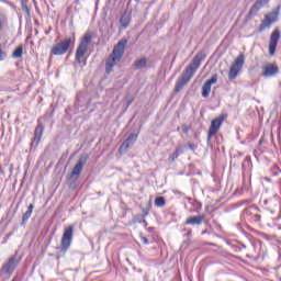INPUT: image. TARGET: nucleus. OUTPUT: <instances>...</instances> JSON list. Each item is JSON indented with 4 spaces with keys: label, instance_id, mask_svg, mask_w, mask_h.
Wrapping results in <instances>:
<instances>
[{
    "label": "nucleus",
    "instance_id": "cd10ccee",
    "mask_svg": "<svg viewBox=\"0 0 281 281\" xmlns=\"http://www.w3.org/2000/svg\"><path fill=\"white\" fill-rule=\"evenodd\" d=\"M148 216V212H145V214L143 215V218Z\"/></svg>",
    "mask_w": 281,
    "mask_h": 281
},
{
    "label": "nucleus",
    "instance_id": "f8f14e48",
    "mask_svg": "<svg viewBox=\"0 0 281 281\" xmlns=\"http://www.w3.org/2000/svg\"><path fill=\"white\" fill-rule=\"evenodd\" d=\"M137 142V134L132 133L130 136L126 138L125 142L122 143V145L119 148V153H126L128 148H132L133 144Z\"/></svg>",
    "mask_w": 281,
    "mask_h": 281
},
{
    "label": "nucleus",
    "instance_id": "a211bd4d",
    "mask_svg": "<svg viewBox=\"0 0 281 281\" xmlns=\"http://www.w3.org/2000/svg\"><path fill=\"white\" fill-rule=\"evenodd\" d=\"M34 212V204H30L26 212L22 215V227H25L27 225V222L30 221V217L32 216V213Z\"/></svg>",
    "mask_w": 281,
    "mask_h": 281
},
{
    "label": "nucleus",
    "instance_id": "f03ea898",
    "mask_svg": "<svg viewBox=\"0 0 281 281\" xmlns=\"http://www.w3.org/2000/svg\"><path fill=\"white\" fill-rule=\"evenodd\" d=\"M76 45V36H69V37H65L64 41L55 44L52 48H50V54H53V56H63L65 54H67V52H69V49H74Z\"/></svg>",
    "mask_w": 281,
    "mask_h": 281
},
{
    "label": "nucleus",
    "instance_id": "a878e982",
    "mask_svg": "<svg viewBox=\"0 0 281 281\" xmlns=\"http://www.w3.org/2000/svg\"><path fill=\"white\" fill-rule=\"evenodd\" d=\"M189 131H190V128L188 126H186V125L182 126V132L183 133H188Z\"/></svg>",
    "mask_w": 281,
    "mask_h": 281
},
{
    "label": "nucleus",
    "instance_id": "1a4fd4ad",
    "mask_svg": "<svg viewBox=\"0 0 281 281\" xmlns=\"http://www.w3.org/2000/svg\"><path fill=\"white\" fill-rule=\"evenodd\" d=\"M20 260L16 257H10L7 262H4L1 267V273L4 276H12L14 273V269L19 267Z\"/></svg>",
    "mask_w": 281,
    "mask_h": 281
},
{
    "label": "nucleus",
    "instance_id": "9b49d317",
    "mask_svg": "<svg viewBox=\"0 0 281 281\" xmlns=\"http://www.w3.org/2000/svg\"><path fill=\"white\" fill-rule=\"evenodd\" d=\"M280 68L276 64H268L262 67V76L263 78H273V76H278Z\"/></svg>",
    "mask_w": 281,
    "mask_h": 281
},
{
    "label": "nucleus",
    "instance_id": "6ab92c4d",
    "mask_svg": "<svg viewBox=\"0 0 281 281\" xmlns=\"http://www.w3.org/2000/svg\"><path fill=\"white\" fill-rule=\"evenodd\" d=\"M269 1L270 0H257L250 9V14H256V12H258V10H261V8H265V5H267Z\"/></svg>",
    "mask_w": 281,
    "mask_h": 281
},
{
    "label": "nucleus",
    "instance_id": "20e7f679",
    "mask_svg": "<svg viewBox=\"0 0 281 281\" xmlns=\"http://www.w3.org/2000/svg\"><path fill=\"white\" fill-rule=\"evenodd\" d=\"M74 240V226H68L63 234L61 237V246L57 247L59 251H63L65 254L70 247L71 241Z\"/></svg>",
    "mask_w": 281,
    "mask_h": 281
},
{
    "label": "nucleus",
    "instance_id": "c756f323",
    "mask_svg": "<svg viewBox=\"0 0 281 281\" xmlns=\"http://www.w3.org/2000/svg\"><path fill=\"white\" fill-rule=\"evenodd\" d=\"M205 233H206V231L202 232V234H205Z\"/></svg>",
    "mask_w": 281,
    "mask_h": 281
},
{
    "label": "nucleus",
    "instance_id": "f3484780",
    "mask_svg": "<svg viewBox=\"0 0 281 281\" xmlns=\"http://www.w3.org/2000/svg\"><path fill=\"white\" fill-rule=\"evenodd\" d=\"M43 131H45V127L43 126V124L40 123L35 128L34 139H33V144H35L36 146H38V143L41 142V137H43Z\"/></svg>",
    "mask_w": 281,
    "mask_h": 281
},
{
    "label": "nucleus",
    "instance_id": "6e6552de",
    "mask_svg": "<svg viewBox=\"0 0 281 281\" xmlns=\"http://www.w3.org/2000/svg\"><path fill=\"white\" fill-rule=\"evenodd\" d=\"M280 7H278L276 11L268 13L259 26V32L267 30V27H271L272 23H276L278 21Z\"/></svg>",
    "mask_w": 281,
    "mask_h": 281
},
{
    "label": "nucleus",
    "instance_id": "39448f33",
    "mask_svg": "<svg viewBox=\"0 0 281 281\" xmlns=\"http://www.w3.org/2000/svg\"><path fill=\"white\" fill-rule=\"evenodd\" d=\"M243 65H245V55L240 54L231 66L228 80H236L243 69Z\"/></svg>",
    "mask_w": 281,
    "mask_h": 281
},
{
    "label": "nucleus",
    "instance_id": "2eb2a0df",
    "mask_svg": "<svg viewBox=\"0 0 281 281\" xmlns=\"http://www.w3.org/2000/svg\"><path fill=\"white\" fill-rule=\"evenodd\" d=\"M120 60H122L121 57L111 54L105 63V74H111L113 71V67H115Z\"/></svg>",
    "mask_w": 281,
    "mask_h": 281
},
{
    "label": "nucleus",
    "instance_id": "423d86ee",
    "mask_svg": "<svg viewBox=\"0 0 281 281\" xmlns=\"http://www.w3.org/2000/svg\"><path fill=\"white\" fill-rule=\"evenodd\" d=\"M225 120H227V115L221 114L211 122V126L209 128L207 134V142H211L212 137H214V135H216V133L221 131V126H223V122H225Z\"/></svg>",
    "mask_w": 281,
    "mask_h": 281
},
{
    "label": "nucleus",
    "instance_id": "393cba45",
    "mask_svg": "<svg viewBox=\"0 0 281 281\" xmlns=\"http://www.w3.org/2000/svg\"><path fill=\"white\" fill-rule=\"evenodd\" d=\"M140 240H142V243H143L144 245H149V244H150V243L148 241V238H146V237H144V236L140 237Z\"/></svg>",
    "mask_w": 281,
    "mask_h": 281
},
{
    "label": "nucleus",
    "instance_id": "aec40b11",
    "mask_svg": "<svg viewBox=\"0 0 281 281\" xmlns=\"http://www.w3.org/2000/svg\"><path fill=\"white\" fill-rule=\"evenodd\" d=\"M120 23L122 25L123 30H126V27H128V25H131V14L128 13H123L121 19H120Z\"/></svg>",
    "mask_w": 281,
    "mask_h": 281
},
{
    "label": "nucleus",
    "instance_id": "7ed1b4c3",
    "mask_svg": "<svg viewBox=\"0 0 281 281\" xmlns=\"http://www.w3.org/2000/svg\"><path fill=\"white\" fill-rule=\"evenodd\" d=\"M93 38V34L91 33H86L80 41L79 46L77 47L76 52V60L77 63L85 64V54H87V49H89V43H91V40Z\"/></svg>",
    "mask_w": 281,
    "mask_h": 281
},
{
    "label": "nucleus",
    "instance_id": "4468645a",
    "mask_svg": "<svg viewBox=\"0 0 281 281\" xmlns=\"http://www.w3.org/2000/svg\"><path fill=\"white\" fill-rule=\"evenodd\" d=\"M126 45H128V40L123 38L114 46L112 55L116 56L117 58H122L124 56V49L126 48Z\"/></svg>",
    "mask_w": 281,
    "mask_h": 281
},
{
    "label": "nucleus",
    "instance_id": "c85d7f7f",
    "mask_svg": "<svg viewBox=\"0 0 281 281\" xmlns=\"http://www.w3.org/2000/svg\"><path fill=\"white\" fill-rule=\"evenodd\" d=\"M2 53H1V49H0V60H2L3 59V57H2V55H1Z\"/></svg>",
    "mask_w": 281,
    "mask_h": 281
},
{
    "label": "nucleus",
    "instance_id": "dca6fc26",
    "mask_svg": "<svg viewBox=\"0 0 281 281\" xmlns=\"http://www.w3.org/2000/svg\"><path fill=\"white\" fill-rule=\"evenodd\" d=\"M205 221V215L189 216L184 222V225H202Z\"/></svg>",
    "mask_w": 281,
    "mask_h": 281
},
{
    "label": "nucleus",
    "instance_id": "412c9836",
    "mask_svg": "<svg viewBox=\"0 0 281 281\" xmlns=\"http://www.w3.org/2000/svg\"><path fill=\"white\" fill-rule=\"evenodd\" d=\"M146 65H148V59H146L145 57L134 61L135 69H144Z\"/></svg>",
    "mask_w": 281,
    "mask_h": 281
},
{
    "label": "nucleus",
    "instance_id": "ddd939ff",
    "mask_svg": "<svg viewBox=\"0 0 281 281\" xmlns=\"http://www.w3.org/2000/svg\"><path fill=\"white\" fill-rule=\"evenodd\" d=\"M278 41H280V31L274 30L270 36L269 54L273 56L276 54V47H278Z\"/></svg>",
    "mask_w": 281,
    "mask_h": 281
},
{
    "label": "nucleus",
    "instance_id": "4be33fe9",
    "mask_svg": "<svg viewBox=\"0 0 281 281\" xmlns=\"http://www.w3.org/2000/svg\"><path fill=\"white\" fill-rule=\"evenodd\" d=\"M23 56V46L20 45L16 47V49L13 52L12 57L13 58H22Z\"/></svg>",
    "mask_w": 281,
    "mask_h": 281
},
{
    "label": "nucleus",
    "instance_id": "f257e3e1",
    "mask_svg": "<svg viewBox=\"0 0 281 281\" xmlns=\"http://www.w3.org/2000/svg\"><path fill=\"white\" fill-rule=\"evenodd\" d=\"M203 60H205V53L200 52L194 56L192 63L186 68V71L182 74L181 79L177 81L176 91H180L181 89H183V87H186V85H188V82H190L192 76L196 74V69L201 67V63H203Z\"/></svg>",
    "mask_w": 281,
    "mask_h": 281
},
{
    "label": "nucleus",
    "instance_id": "bb28decb",
    "mask_svg": "<svg viewBox=\"0 0 281 281\" xmlns=\"http://www.w3.org/2000/svg\"><path fill=\"white\" fill-rule=\"evenodd\" d=\"M76 5H80V0H75Z\"/></svg>",
    "mask_w": 281,
    "mask_h": 281
},
{
    "label": "nucleus",
    "instance_id": "b1692460",
    "mask_svg": "<svg viewBox=\"0 0 281 281\" xmlns=\"http://www.w3.org/2000/svg\"><path fill=\"white\" fill-rule=\"evenodd\" d=\"M176 159H179V149H176V151L169 156V161H175Z\"/></svg>",
    "mask_w": 281,
    "mask_h": 281
},
{
    "label": "nucleus",
    "instance_id": "5701e85b",
    "mask_svg": "<svg viewBox=\"0 0 281 281\" xmlns=\"http://www.w3.org/2000/svg\"><path fill=\"white\" fill-rule=\"evenodd\" d=\"M155 205H156V207H164V205H166V198L157 196L155 199Z\"/></svg>",
    "mask_w": 281,
    "mask_h": 281
},
{
    "label": "nucleus",
    "instance_id": "0eeeda50",
    "mask_svg": "<svg viewBox=\"0 0 281 281\" xmlns=\"http://www.w3.org/2000/svg\"><path fill=\"white\" fill-rule=\"evenodd\" d=\"M87 161H89V156L87 154H82L70 173L71 179H78L80 177Z\"/></svg>",
    "mask_w": 281,
    "mask_h": 281
},
{
    "label": "nucleus",
    "instance_id": "9d476101",
    "mask_svg": "<svg viewBox=\"0 0 281 281\" xmlns=\"http://www.w3.org/2000/svg\"><path fill=\"white\" fill-rule=\"evenodd\" d=\"M216 82H218V75L215 74L202 86V98H210V93L212 92V85H216Z\"/></svg>",
    "mask_w": 281,
    "mask_h": 281
}]
</instances>
